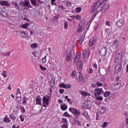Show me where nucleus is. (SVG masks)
<instances>
[{"label":"nucleus","mask_w":128,"mask_h":128,"mask_svg":"<svg viewBox=\"0 0 128 128\" xmlns=\"http://www.w3.org/2000/svg\"><path fill=\"white\" fill-rule=\"evenodd\" d=\"M74 58V50H71L66 56V62H72Z\"/></svg>","instance_id":"f257e3e1"},{"label":"nucleus","mask_w":128,"mask_h":128,"mask_svg":"<svg viewBox=\"0 0 128 128\" xmlns=\"http://www.w3.org/2000/svg\"><path fill=\"white\" fill-rule=\"evenodd\" d=\"M69 110L76 116H80V110L74 108H70Z\"/></svg>","instance_id":"f03ea898"},{"label":"nucleus","mask_w":128,"mask_h":128,"mask_svg":"<svg viewBox=\"0 0 128 128\" xmlns=\"http://www.w3.org/2000/svg\"><path fill=\"white\" fill-rule=\"evenodd\" d=\"M122 50L119 49L116 52L115 60H120L122 58Z\"/></svg>","instance_id":"7ed1b4c3"},{"label":"nucleus","mask_w":128,"mask_h":128,"mask_svg":"<svg viewBox=\"0 0 128 128\" xmlns=\"http://www.w3.org/2000/svg\"><path fill=\"white\" fill-rule=\"evenodd\" d=\"M83 58H88L90 57V49L88 48H85L83 50Z\"/></svg>","instance_id":"20e7f679"},{"label":"nucleus","mask_w":128,"mask_h":128,"mask_svg":"<svg viewBox=\"0 0 128 128\" xmlns=\"http://www.w3.org/2000/svg\"><path fill=\"white\" fill-rule=\"evenodd\" d=\"M110 8V4L108 3H106L104 4L100 8V11L102 12H106V11L107 10H108Z\"/></svg>","instance_id":"39448f33"},{"label":"nucleus","mask_w":128,"mask_h":128,"mask_svg":"<svg viewBox=\"0 0 128 128\" xmlns=\"http://www.w3.org/2000/svg\"><path fill=\"white\" fill-rule=\"evenodd\" d=\"M84 28V23L82 22H80L78 25L77 32H80Z\"/></svg>","instance_id":"423d86ee"},{"label":"nucleus","mask_w":128,"mask_h":128,"mask_svg":"<svg viewBox=\"0 0 128 128\" xmlns=\"http://www.w3.org/2000/svg\"><path fill=\"white\" fill-rule=\"evenodd\" d=\"M42 102H43V104H42L43 106L45 108H47V106H48V98L46 97V96H44L42 98Z\"/></svg>","instance_id":"0eeeda50"},{"label":"nucleus","mask_w":128,"mask_h":128,"mask_svg":"<svg viewBox=\"0 0 128 128\" xmlns=\"http://www.w3.org/2000/svg\"><path fill=\"white\" fill-rule=\"evenodd\" d=\"M30 2L34 6H39L40 4H41L42 1L40 0H30Z\"/></svg>","instance_id":"6e6552de"},{"label":"nucleus","mask_w":128,"mask_h":128,"mask_svg":"<svg viewBox=\"0 0 128 128\" xmlns=\"http://www.w3.org/2000/svg\"><path fill=\"white\" fill-rule=\"evenodd\" d=\"M76 78L78 80H79V82H84V77L80 72L76 73Z\"/></svg>","instance_id":"1a4fd4ad"},{"label":"nucleus","mask_w":128,"mask_h":128,"mask_svg":"<svg viewBox=\"0 0 128 128\" xmlns=\"http://www.w3.org/2000/svg\"><path fill=\"white\" fill-rule=\"evenodd\" d=\"M23 6H26L28 8H32V6L30 5V0H25L24 2H23Z\"/></svg>","instance_id":"9d476101"},{"label":"nucleus","mask_w":128,"mask_h":128,"mask_svg":"<svg viewBox=\"0 0 128 128\" xmlns=\"http://www.w3.org/2000/svg\"><path fill=\"white\" fill-rule=\"evenodd\" d=\"M115 72L116 74H120L122 72V65L120 64H117L115 68Z\"/></svg>","instance_id":"9b49d317"},{"label":"nucleus","mask_w":128,"mask_h":128,"mask_svg":"<svg viewBox=\"0 0 128 128\" xmlns=\"http://www.w3.org/2000/svg\"><path fill=\"white\" fill-rule=\"evenodd\" d=\"M95 96H98L102 92V88H97L94 90Z\"/></svg>","instance_id":"f8f14e48"},{"label":"nucleus","mask_w":128,"mask_h":128,"mask_svg":"<svg viewBox=\"0 0 128 128\" xmlns=\"http://www.w3.org/2000/svg\"><path fill=\"white\" fill-rule=\"evenodd\" d=\"M100 52L102 56H106V46L101 48Z\"/></svg>","instance_id":"ddd939ff"},{"label":"nucleus","mask_w":128,"mask_h":128,"mask_svg":"<svg viewBox=\"0 0 128 128\" xmlns=\"http://www.w3.org/2000/svg\"><path fill=\"white\" fill-rule=\"evenodd\" d=\"M76 66L78 70H82V66H84V63H82V61L78 60L77 62Z\"/></svg>","instance_id":"4468645a"},{"label":"nucleus","mask_w":128,"mask_h":128,"mask_svg":"<svg viewBox=\"0 0 128 128\" xmlns=\"http://www.w3.org/2000/svg\"><path fill=\"white\" fill-rule=\"evenodd\" d=\"M84 108H88L90 106H92V104L90 103V102L88 101V100H85L84 102Z\"/></svg>","instance_id":"2eb2a0df"},{"label":"nucleus","mask_w":128,"mask_h":128,"mask_svg":"<svg viewBox=\"0 0 128 128\" xmlns=\"http://www.w3.org/2000/svg\"><path fill=\"white\" fill-rule=\"evenodd\" d=\"M20 34L22 36V38H28V34L26 32L24 31L20 32Z\"/></svg>","instance_id":"dca6fc26"},{"label":"nucleus","mask_w":128,"mask_h":128,"mask_svg":"<svg viewBox=\"0 0 128 128\" xmlns=\"http://www.w3.org/2000/svg\"><path fill=\"white\" fill-rule=\"evenodd\" d=\"M118 28H122L124 26V21L122 19H120L116 23Z\"/></svg>","instance_id":"f3484780"},{"label":"nucleus","mask_w":128,"mask_h":128,"mask_svg":"<svg viewBox=\"0 0 128 128\" xmlns=\"http://www.w3.org/2000/svg\"><path fill=\"white\" fill-rule=\"evenodd\" d=\"M36 104H39L40 106H42V97L40 96H38L36 98Z\"/></svg>","instance_id":"a211bd4d"},{"label":"nucleus","mask_w":128,"mask_h":128,"mask_svg":"<svg viewBox=\"0 0 128 128\" xmlns=\"http://www.w3.org/2000/svg\"><path fill=\"white\" fill-rule=\"evenodd\" d=\"M100 72L101 76H106V70L105 68H100Z\"/></svg>","instance_id":"6ab92c4d"},{"label":"nucleus","mask_w":128,"mask_h":128,"mask_svg":"<svg viewBox=\"0 0 128 128\" xmlns=\"http://www.w3.org/2000/svg\"><path fill=\"white\" fill-rule=\"evenodd\" d=\"M98 2H96V3L94 4V6L92 8V12H96V10L98 9Z\"/></svg>","instance_id":"aec40b11"},{"label":"nucleus","mask_w":128,"mask_h":128,"mask_svg":"<svg viewBox=\"0 0 128 128\" xmlns=\"http://www.w3.org/2000/svg\"><path fill=\"white\" fill-rule=\"evenodd\" d=\"M80 54H81L80 52H76L75 58L74 59V62H76V60H79L80 58Z\"/></svg>","instance_id":"412c9836"},{"label":"nucleus","mask_w":128,"mask_h":128,"mask_svg":"<svg viewBox=\"0 0 128 128\" xmlns=\"http://www.w3.org/2000/svg\"><path fill=\"white\" fill-rule=\"evenodd\" d=\"M118 46V40H115L113 42L112 48H116Z\"/></svg>","instance_id":"4be33fe9"},{"label":"nucleus","mask_w":128,"mask_h":128,"mask_svg":"<svg viewBox=\"0 0 128 128\" xmlns=\"http://www.w3.org/2000/svg\"><path fill=\"white\" fill-rule=\"evenodd\" d=\"M96 44V40L94 38H92L90 39V42H89V46H92L94 44Z\"/></svg>","instance_id":"5701e85b"},{"label":"nucleus","mask_w":128,"mask_h":128,"mask_svg":"<svg viewBox=\"0 0 128 128\" xmlns=\"http://www.w3.org/2000/svg\"><path fill=\"white\" fill-rule=\"evenodd\" d=\"M0 4L1 6H10V4L7 1H2L0 2Z\"/></svg>","instance_id":"b1692460"},{"label":"nucleus","mask_w":128,"mask_h":128,"mask_svg":"<svg viewBox=\"0 0 128 128\" xmlns=\"http://www.w3.org/2000/svg\"><path fill=\"white\" fill-rule=\"evenodd\" d=\"M12 4L14 6L16 10H20V6H18V2H12Z\"/></svg>","instance_id":"393cba45"},{"label":"nucleus","mask_w":128,"mask_h":128,"mask_svg":"<svg viewBox=\"0 0 128 128\" xmlns=\"http://www.w3.org/2000/svg\"><path fill=\"white\" fill-rule=\"evenodd\" d=\"M105 112H106V108L104 106H102L100 108V114H104Z\"/></svg>","instance_id":"a878e982"},{"label":"nucleus","mask_w":128,"mask_h":128,"mask_svg":"<svg viewBox=\"0 0 128 128\" xmlns=\"http://www.w3.org/2000/svg\"><path fill=\"white\" fill-rule=\"evenodd\" d=\"M80 94H82V96H90V94L86 92H84L82 90H80Z\"/></svg>","instance_id":"bb28decb"},{"label":"nucleus","mask_w":128,"mask_h":128,"mask_svg":"<svg viewBox=\"0 0 128 128\" xmlns=\"http://www.w3.org/2000/svg\"><path fill=\"white\" fill-rule=\"evenodd\" d=\"M6 50H8V48L4 46H2L0 48V52H2V54H4V52H6Z\"/></svg>","instance_id":"cd10ccee"},{"label":"nucleus","mask_w":128,"mask_h":128,"mask_svg":"<svg viewBox=\"0 0 128 128\" xmlns=\"http://www.w3.org/2000/svg\"><path fill=\"white\" fill-rule=\"evenodd\" d=\"M8 79L9 80V82H14V74H10V76L8 78Z\"/></svg>","instance_id":"c85d7f7f"},{"label":"nucleus","mask_w":128,"mask_h":128,"mask_svg":"<svg viewBox=\"0 0 128 128\" xmlns=\"http://www.w3.org/2000/svg\"><path fill=\"white\" fill-rule=\"evenodd\" d=\"M16 94H17V98H20V96L22 94H20V88H18L16 90Z\"/></svg>","instance_id":"c756f323"},{"label":"nucleus","mask_w":128,"mask_h":128,"mask_svg":"<svg viewBox=\"0 0 128 128\" xmlns=\"http://www.w3.org/2000/svg\"><path fill=\"white\" fill-rule=\"evenodd\" d=\"M50 82V86H52V88H54V84H55L54 80V79H52V80H51Z\"/></svg>","instance_id":"7c9ffc66"},{"label":"nucleus","mask_w":128,"mask_h":128,"mask_svg":"<svg viewBox=\"0 0 128 128\" xmlns=\"http://www.w3.org/2000/svg\"><path fill=\"white\" fill-rule=\"evenodd\" d=\"M30 46L32 48H38V44L36 43L32 44Z\"/></svg>","instance_id":"2f4dec72"},{"label":"nucleus","mask_w":128,"mask_h":128,"mask_svg":"<svg viewBox=\"0 0 128 128\" xmlns=\"http://www.w3.org/2000/svg\"><path fill=\"white\" fill-rule=\"evenodd\" d=\"M60 108L62 110H66V108H68V106L66 105H62L60 106Z\"/></svg>","instance_id":"473e14b6"},{"label":"nucleus","mask_w":128,"mask_h":128,"mask_svg":"<svg viewBox=\"0 0 128 128\" xmlns=\"http://www.w3.org/2000/svg\"><path fill=\"white\" fill-rule=\"evenodd\" d=\"M10 118L12 120H16V116L12 115V114H10Z\"/></svg>","instance_id":"72a5a7b5"},{"label":"nucleus","mask_w":128,"mask_h":128,"mask_svg":"<svg viewBox=\"0 0 128 128\" xmlns=\"http://www.w3.org/2000/svg\"><path fill=\"white\" fill-rule=\"evenodd\" d=\"M64 116H66V118H70V116H70V114L68 113V112H65L64 114Z\"/></svg>","instance_id":"f704fd0d"},{"label":"nucleus","mask_w":128,"mask_h":128,"mask_svg":"<svg viewBox=\"0 0 128 128\" xmlns=\"http://www.w3.org/2000/svg\"><path fill=\"white\" fill-rule=\"evenodd\" d=\"M42 62L44 64L46 62V55L42 58Z\"/></svg>","instance_id":"c9c22d12"},{"label":"nucleus","mask_w":128,"mask_h":128,"mask_svg":"<svg viewBox=\"0 0 128 128\" xmlns=\"http://www.w3.org/2000/svg\"><path fill=\"white\" fill-rule=\"evenodd\" d=\"M62 124H68V120L66 118H62Z\"/></svg>","instance_id":"e433bc0d"},{"label":"nucleus","mask_w":128,"mask_h":128,"mask_svg":"<svg viewBox=\"0 0 128 128\" xmlns=\"http://www.w3.org/2000/svg\"><path fill=\"white\" fill-rule=\"evenodd\" d=\"M110 92H106L104 93V96H105V98H108V96H110Z\"/></svg>","instance_id":"4c0bfd02"},{"label":"nucleus","mask_w":128,"mask_h":128,"mask_svg":"<svg viewBox=\"0 0 128 128\" xmlns=\"http://www.w3.org/2000/svg\"><path fill=\"white\" fill-rule=\"evenodd\" d=\"M108 122H104L102 125V128H106V126H108Z\"/></svg>","instance_id":"58836bf2"},{"label":"nucleus","mask_w":128,"mask_h":128,"mask_svg":"<svg viewBox=\"0 0 128 128\" xmlns=\"http://www.w3.org/2000/svg\"><path fill=\"white\" fill-rule=\"evenodd\" d=\"M64 28L65 30H68V22H64Z\"/></svg>","instance_id":"ea45409f"},{"label":"nucleus","mask_w":128,"mask_h":128,"mask_svg":"<svg viewBox=\"0 0 128 128\" xmlns=\"http://www.w3.org/2000/svg\"><path fill=\"white\" fill-rule=\"evenodd\" d=\"M4 122H10V118H8L5 117L4 118Z\"/></svg>","instance_id":"a19ab883"},{"label":"nucleus","mask_w":128,"mask_h":128,"mask_svg":"<svg viewBox=\"0 0 128 128\" xmlns=\"http://www.w3.org/2000/svg\"><path fill=\"white\" fill-rule=\"evenodd\" d=\"M76 12H82V8H80L78 7L76 8Z\"/></svg>","instance_id":"79ce46f5"},{"label":"nucleus","mask_w":128,"mask_h":128,"mask_svg":"<svg viewBox=\"0 0 128 128\" xmlns=\"http://www.w3.org/2000/svg\"><path fill=\"white\" fill-rule=\"evenodd\" d=\"M60 88H66V85L64 83H62L60 85Z\"/></svg>","instance_id":"37998d69"},{"label":"nucleus","mask_w":128,"mask_h":128,"mask_svg":"<svg viewBox=\"0 0 128 128\" xmlns=\"http://www.w3.org/2000/svg\"><path fill=\"white\" fill-rule=\"evenodd\" d=\"M20 118L21 122H24V116L22 114H21L19 116Z\"/></svg>","instance_id":"c03bdc74"},{"label":"nucleus","mask_w":128,"mask_h":128,"mask_svg":"<svg viewBox=\"0 0 128 128\" xmlns=\"http://www.w3.org/2000/svg\"><path fill=\"white\" fill-rule=\"evenodd\" d=\"M2 76H3L4 78H6L8 76V74L6 73V71H3L2 73Z\"/></svg>","instance_id":"a18cd8bd"},{"label":"nucleus","mask_w":128,"mask_h":128,"mask_svg":"<svg viewBox=\"0 0 128 128\" xmlns=\"http://www.w3.org/2000/svg\"><path fill=\"white\" fill-rule=\"evenodd\" d=\"M30 26V24H25L22 26L23 28H26Z\"/></svg>","instance_id":"49530a36"},{"label":"nucleus","mask_w":128,"mask_h":128,"mask_svg":"<svg viewBox=\"0 0 128 128\" xmlns=\"http://www.w3.org/2000/svg\"><path fill=\"white\" fill-rule=\"evenodd\" d=\"M32 54H33L34 56H38V54L36 52H32Z\"/></svg>","instance_id":"de8ad7c7"},{"label":"nucleus","mask_w":128,"mask_h":128,"mask_svg":"<svg viewBox=\"0 0 128 128\" xmlns=\"http://www.w3.org/2000/svg\"><path fill=\"white\" fill-rule=\"evenodd\" d=\"M40 70H44L45 71L46 68V67H44L40 65Z\"/></svg>","instance_id":"09e8293b"},{"label":"nucleus","mask_w":128,"mask_h":128,"mask_svg":"<svg viewBox=\"0 0 128 128\" xmlns=\"http://www.w3.org/2000/svg\"><path fill=\"white\" fill-rule=\"evenodd\" d=\"M97 86H102V83L100 82H96Z\"/></svg>","instance_id":"8fccbe9b"},{"label":"nucleus","mask_w":128,"mask_h":128,"mask_svg":"<svg viewBox=\"0 0 128 128\" xmlns=\"http://www.w3.org/2000/svg\"><path fill=\"white\" fill-rule=\"evenodd\" d=\"M108 36H110L111 38L114 36V34H112V32H108Z\"/></svg>","instance_id":"3c124183"},{"label":"nucleus","mask_w":128,"mask_h":128,"mask_svg":"<svg viewBox=\"0 0 128 128\" xmlns=\"http://www.w3.org/2000/svg\"><path fill=\"white\" fill-rule=\"evenodd\" d=\"M66 8H70L72 6V3L70 2H67L66 3Z\"/></svg>","instance_id":"603ef678"},{"label":"nucleus","mask_w":128,"mask_h":128,"mask_svg":"<svg viewBox=\"0 0 128 128\" xmlns=\"http://www.w3.org/2000/svg\"><path fill=\"white\" fill-rule=\"evenodd\" d=\"M96 98L98 100H102V96H97Z\"/></svg>","instance_id":"864d4df0"},{"label":"nucleus","mask_w":128,"mask_h":128,"mask_svg":"<svg viewBox=\"0 0 128 128\" xmlns=\"http://www.w3.org/2000/svg\"><path fill=\"white\" fill-rule=\"evenodd\" d=\"M74 18H76L78 20H80V16H74Z\"/></svg>","instance_id":"5fc2aeb1"},{"label":"nucleus","mask_w":128,"mask_h":128,"mask_svg":"<svg viewBox=\"0 0 128 128\" xmlns=\"http://www.w3.org/2000/svg\"><path fill=\"white\" fill-rule=\"evenodd\" d=\"M106 24L108 26H112V25H110V23L108 21H106Z\"/></svg>","instance_id":"6e6d98bb"},{"label":"nucleus","mask_w":128,"mask_h":128,"mask_svg":"<svg viewBox=\"0 0 128 128\" xmlns=\"http://www.w3.org/2000/svg\"><path fill=\"white\" fill-rule=\"evenodd\" d=\"M46 66L48 68H52V64L50 63H48L46 64Z\"/></svg>","instance_id":"4d7b16f0"},{"label":"nucleus","mask_w":128,"mask_h":128,"mask_svg":"<svg viewBox=\"0 0 128 128\" xmlns=\"http://www.w3.org/2000/svg\"><path fill=\"white\" fill-rule=\"evenodd\" d=\"M72 88V84H67L66 85V88Z\"/></svg>","instance_id":"13d9d810"},{"label":"nucleus","mask_w":128,"mask_h":128,"mask_svg":"<svg viewBox=\"0 0 128 128\" xmlns=\"http://www.w3.org/2000/svg\"><path fill=\"white\" fill-rule=\"evenodd\" d=\"M76 124H78V126H82V123H80V121L78 120H76Z\"/></svg>","instance_id":"bf43d9fd"},{"label":"nucleus","mask_w":128,"mask_h":128,"mask_svg":"<svg viewBox=\"0 0 128 128\" xmlns=\"http://www.w3.org/2000/svg\"><path fill=\"white\" fill-rule=\"evenodd\" d=\"M18 110V108L16 107L14 109L13 112H16Z\"/></svg>","instance_id":"052dcab7"},{"label":"nucleus","mask_w":128,"mask_h":128,"mask_svg":"<svg viewBox=\"0 0 128 128\" xmlns=\"http://www.w3.org/2000/svg\"><path fill=\"white\" fill-rule=\"evenodd\" d=\"M52 4L54 6L56 4V0H51Z\"/></svg>","instance_id":"680f3d73"},{"label":"nucleus","mask_w":128,"mask_h":128,"mask_svg":"<svg viewBox=\"0 0 128 128\" xmlns=\"http://www.w3.org/2000/svg\"><path fill=\"white\" fill-rule=\"evenodd\" d=\"M67 124H63L62 125V128H68V125H66Z\"/></svg>","instance_id":"e2e57ef3"},{"label":"nucleus","mask_w":128,"mask_h":128,"mask_svg":"<svg viewBox=\"0 0 128 128\" xmlns=\"http://www.w3.org/2000/svg\"><path fill=\"white\" fill-rule=\"evenodd\" d=\"M24 101H23V104H26V97H24Z\"/></svg>","instance_id":"0e129e2a"},{"label":"nucleus","mask_w":128,"mask_h":128,"mask_svg":"<svg viewBox=\"0 0 128 128\" xmlns=\"http://www.w3.org/2000/svg\"><path fill=\"white\" fill-rule=\"evenodd\" d=\"M59 92H60V94H64V90H62V89H60V90Z\"/></svg>","instance_id":"69168bd1"},{"label":"nucleus","mask_w":128,"mask_h":128,"mask_svg":"<svg viewBox=\"0 0 128 128\" xmlns=\"http://www.w3.org/2000/svg\"><path fill=\"white\" fill-rule=\"evenodd\" d=\"M76 75V70H74L72 72V76H74Z\"/></svg>","instance_id":"338daca9"},{"label":"nucleus","mask_w":128,"mask_h":128,"mask_svg":"<svg viewBox=\"0 0 128 128\" xmlns=\"http://www.w3.org/2000/svg\"><path fill=\"white\" fill-rule=\"evenodd\" d=\"M83 114L84 116H88V112H83Z\"/></svg>","instance_id":"774afa93"}]
</instances>
